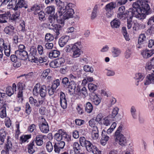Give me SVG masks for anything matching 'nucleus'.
I'll return each instance as SVG.
<instances>
[{"mask_svg": "<svg viewBox=\"0 0 154 154\" xmlns=\"http://www.w3.org/2000/svg\"><path fill=\"white\" fill-rule=\"evenodd\" d=\"M62 141L69 142L71 141V136L67 134L66 132L64 131L63 135Z\"/></svg>", "mask_w": 154, "mask_h": 154, "instance_id": "4c0bfd02", "label": "nucleus"}, {"mask_svg": "<svg viewBox=\"0 0 154 154\" xmlns=\"http://www.w3.org/2000/svg\"><path fill=\"white\" fill-rule=\"evenodd\" d=\"M42 122L39 124V127L41 131L44 133H47L49 131L48 124L45 119L42 118Z\"/></svg>", "mask_w": 154, "mask_h": 154, "instance_id": "9d476101", "label": "nucleus"}, {"mask_svg": "<svg viewBox=\"0 0 154 154\" xmlns=\"http://www.w3.org/2000/svg\"><path fill=\"white\" fill-rule=\"evenodd\" d=\"M60 103L61 106L63 109H66L67 106L66 99L60 100Z\"/></svg>", "mask_w": 154, "mask_h": 154, "instance_id": "338daca9", "label": "nucleus"}, {"mask_svg": "<svg viewBox=\"0 0 154 154\" xmlns=\"http://www.w3.org/2000/svg\"><path fill=\"white\" fill-rule=\"evenodd\" d=\"M47 88L45 85H41L40 83H37L35 86L33 93L34 95L37 96L38 94L41 97H45L47 93Z\"/></svg>", "mask_w": 154, "mask_h": 154, "instance_id": "7ed1b4c3", "label": "nucleus"}, {"mask_svg": "<svg viewBox=\"0 0 154 154\" xmlns=\"http://www.w3.org/2000/svg\"><path fill=\"white\" fill-rule=\"evenodd\" d=\"M111 26L113 28H118L120 25V22L118 19H115L110 23Z\"/></svg>", "mask_w": 154, "mask_h": 154, "instance_id": "f704fd0d", "label": "nucleus"}, {"mask_svg": "<svg viewBox=\"0 0 154 154\" xmlns=\"http://www.w3.org/2000/svg\"><path fill=\"white\" fill-rule=\"evenodd\" d=\"M46 101L45 97H41L38 99V103L36 104V106L38 107L40 105H43L45 103Z\"/></svg>", "mask_w": 154, "mask_h": 154, "instance_id": "49530a36", "label": "nucleus"}, {"mask_svg": "<svg viewBox=\"0 0 154 154\" xmlns=\"http://www.w3.org/2000/svg\"><path fill=\"white\" fill-rule=\"evenodd\" d=\"M53 141L52 142L49 141L46 143V148L49 152H51L53 149Z\"/></svg>", "mask_w": 154, "mask_h": 154, "instance_id": "a18cd8bd", "label": "nucleus"}, {"mask_svg": "<svg viewBox=\"0 0 154 154\" xmlns=\"http://www.w3.org/2000/svg\"><path fill=\"white\" fill-rule=\"evenodd\" d=\"M97 88V86L93 83H90L88 85V88L90 91H94L96 90Z\"/></svg>", "mask_w": 154, "mask_h": 154, "instance_id": "4d7b16f0", "label": "nucleus"}, {"mask_svg": "<svg viewBox=\"0 0 154 154\" xmlns=\"http://www.w3.org/2000/svg\"><path fill=\"white\" fill-rule=\"evenodd\" d=\"M133 8L129 9V11H126L125 13L119 12L117 14V17L122 20L127 17V15L131 13L132 16L134 17L139 20L144 19L146 15L150 13V7L146 0H138L133 3Z\"/></svg>", "mask_w": 154, "mask_h": 154, "instance_id": "f257e3e1", "label": "nucleus"}, {"mask_svg": "<svg viewBox=\"0 0 154 154\" xmlns=\"http://www.w3.org/2000/svg\"><path fill=\"white\" fill-rule=\"evenodd\" d=\"M14 27L11 25L6 27L4 29V31L5 33L9 36H13L16 32L14 31Z\"/></svg>", "mask_w": 154, "mask_h": 154, "instance_id": "f3484780", "label": "nucleus"}, {"mask_svg": "<svg viewBox=\"0 0 154 154\" xmlns=\"http://www.w3.org/2000/svg\"><path fill=\"white\" fill-rule=\"evenodd\" d=\"M73 149L70 150V154H79L84 152L82 146L79 144L78 142H75L73 143L72 146Z\"/></svg>", "mask_w": 154, "mask_h": 154, "instance_id": "0eeeda50", "label": "nucleus"}, {"mask_svg": "<svg viewBox=\"0 0 154 154\" xmlns=\"http://www.w3.org/2000/svg\"><path fill=\"white\" fill-rule=\"evenodd\" d=\"M11 16L10 11L5 12V14H0V23H5L7 22V20Z\"/></svg>", "mask_w": 154, "mask_h": 154, "instance_id": "6ab92c4d", "label": "nucleus"}, {"mask_svg": "<svg viewBox=\"0 0 154 154\" xmlns=\"http://www.w3.org/2000/svg\"><path fill=\"white\" fill-rule=\"evenodd\" d=\"M64 62L65 60L63 58H59L51 62L50 66L54 68L59 67L63 66Z\"/></svg>", "mask_w": 154, "mask_h": 154, "instance_id": "f8f14e48", "label": "nucleus"}, {"mask_svg": "<svg viewBox=\"0 0 154 154\" xmlns=\"http://www.w3.org/2000/svg\"><path fill=\"white\" fill-rule=\"evenodd\" d=\"M63 130L62 129H60L54 135V139L56 140V141H61L62 140L63 135Z\"/></svg>", "mask_w": 154, "mask_h": 154, "instance_id": "bb28decb", "label": "nucleus"}, {"mask_svg": "<svg viewBox=\"0 0 154 154\" xmlns=\"http://www.w3.org/2000/svg\"><path fill=\"white\" fill-rule=\"evenodd\" d=\"M93 109V106L92 104L89 102L86 103L85 105V111L88 113H91Z\"/></svg>", "mask_w": 154, "mask_h": 154, "instance_id": "72a5a7b5", "label": "nucleus"}, {"mask_svg": "<svg viewBox=\"0 0 154 154\" xmlns=\"http://www.w3.org/2000/svg\"><path fill=\"white\" fill-rule=\"evenodd\" d=\"M17 0H11L9 2L8 6L10 8H12L14 6H15L17 3Z\"/></svg>", "mask_w": 154, "mask_h": 154, "instance_id": "69168bd1", "label": "nucleus"}, {"mask_svg": "<svg viewBox=\"0 0 154 154\" xmlns=\"http://www.w3.org/2000/svg\"><path fill=\"white\" fill-rule=\"evenodd\" d=\"M6 133L5 129L2 128L0 130V145H2L4 143L6 138Z\"/></svg>", "mask_w": 154, "mask_h": 154, "instance_id": "a878e982", "label": "nucleus"}, {"mask_svg": "<svg viewBox=\"0 0 154 154\" xmlns=\"http://www.w3.org/2000/svg\"><path fill=\"white\" fill-rule=\"evenodd\" d=\"M153 72L154 73L149 74L146 76V80L144 82L145 85L154 83V72Z\"/></svg>", "mask_w": 154, "mask_h": 154, "instance_id": "5701e85b", "label": "nucleus"}, {"mask_svg": "<svg viewBox=\"0 0 154 154\" xmlns=\"http://www.w3.org/2000/svg\"><path fill=\"white\" fill-rule=\"evenodd\" d=\"M66 11L63 16L62 19L64 20V21L66 19L73 17L74 13V11L72 9H69L68 10H66Z\"/></svg>", "mask_w": 154, "mask_h": 154, "instance_id": "aec40b11", "label": "nucleus"}, {"mask_svg": "<svg viewBox=\"0 0 154 154\" xmlns=\"http://www.w3.org/2000/svg\"><path fill=\"white\" fill-rule=\"evenodd\" d=\"M146 40V38L144 34H140L138 38V44L137 45V47L139 48H141V45L143 44V42Z\"/></svg>", "mask_w": 154, "mask_h": 154, "instance_id": "b1692460", "label": "nucleus"}, {"mask_svg": "<svg viewBox=\"0 0 154 154\" xmlns=\"http://www.w3.org/2000/svg\"><path fill=\"white\" fill-rule=\"evenodd\" d=\"M78 43H76L74 45H71V51L73 52L72 57L76 58L79 57L81 55V50L78 46Z\"/></svg>", "mask_w": 154, "mask_h": 154, "instance_id": "ddd939ff", "label": "nucleus"}, {"mask_svg": "<svg viewBox=\"0 0 154 154\" xmlns=\"http://www.w3.org/2000/svg\"><path fill=\"white\" fill-rule=\"evenodd\" d=\"M29 51L30 54L31 55V57H32V58L31 61L34 62H35V56L38 55L36 48H35L34 47H32L30 48Z\"/></svg>", "mask_w": 154, "mask_h": 154, "instance_id": "cd10ccee", "label": "nucleus"}, {"mask_svg": "<svg viewBox=\"0 0 154 154\" xmlns=\"http://www.w3.org/2000/svg\"><path fill=\"white\" fill-rule=\"evenodd\" d=\"M145 75L143 73H138L135 74L134 79L139 81H142L144 78Z\"/></svg>", "mask_w": 154, "mask_h": 154, "instance_id": "ea45409f", "label": "nucleus"}, {"mask_svg": "<svg viewBox=\"0 0 154 154\" xmlns=\"http://www.w3.org/2000/svg\"><path fill=\"white\" fill-rule=\"evenodd\" d=\"M79 141L82 146H85L89 141L87 140L84 137H81L79 138Z\"/></svg>", "mask_w": 154, "mask_h": 154, "instance_id": "58836bf2", "label": "nucleus"}, {"mask_svg": "<svg viewBox=\"0 0 154 154\" xmlns=\"http://www.w3.org/2000/svg\"><path fill=\"white\" fill-rule=\"evenodd\" d=\"M45 11L48 14H53L54 13V6H48L45 9Z\"/></svg>", "mask_w": 154, "mask_h": 154, "instance_id": "79ce46f5", "label": "nucleus"}, {"mask_svg": "<svg viewBox=\"0 0 154 154\" xmlns=\"http://www.w3.org/2000/svg\"><path fill=\"white\" fill-rule=\"evenodd\" d=\"M154 53V50H146L143 51L141 52V54L143 57L147 58L152 56Z\"/></svg>", "mask_w": 154, "mask_h": 154, "instance_id": "393cba45", "label": "nucleus"}, {"mask_svg": "<svg viewBox=\"0 0 154 154\" xmlns=\"http://www.w3.org/2000/svg\"><path fill=\"white\" fill-rule=\"evenodd\" d=\"M61 83L64 88L68 89L70 95L80 94L79 87H76V84L74 81H69L68 78L65 77L62 79Z\"/></svg>", "mask_w": 154, "mask_h": 154, "instance_id": "f03ea898", "label": "nucleus"}, {"mask_svg": "<svg viewBox=\"0 0 154 154\" xmlns=\"http://www.w3.org/2000/svg\"><path fill=\"white\" fill-rule=\"evenodd\" d=\"M44 136L42 135H37L35 137V142L38 146H41L43 144V140Z\"/></svg>", "mask_w": 154, "mask_h": 154, "instance_id": "c756f323", "label": "nucleus"}, {"mask_svg": "<svg viewBox=\"0 0 154 154\" xmlns=\"http://www.w3.org/2000/svg\"><path fill=\"white\" fill-rule=\"evenodd\" d=\"M109 117H107L103 119L101 123L106 126H108L110 125V121L109 119Z\"/></svg>", "mask_w": 154, "mask_h": 154, "instance_id": "5fc2aeb1", "label": "nucleus"}, {"mask_svg": "<svg viewBox=\"0 0 154 154\" xmlns=\"http://www.w3.org/2000/svg\"><path fill=\"white\" fill-rule=\"evenodd\" d=\"M47 88L49 95L51 96L53 95L56 89H54L52 87H51L50 86H48Z\"/></svg>", "mask_w": 154, "mask_h": 154, "instance_id": "052dcab7", "label": "nucleus"}, {"mask_svg": "<svg viewBox=\"0 0 154 154\" xmlns=\"http://www.w3.org/2000/svg\"><path fill=\"white\" fill-rule=\"evenodd\" d=\"M31 135H27L21 136L20 137V139L22 142H26L27 140L31 138Z\"/></svg>", "mask_w": 154, "mask_h": 154, "instance_id": "6e6d98bb", "label": "nucleus"}, {"mask_svg": "<svg viewBox=\"0 0 154 154\" xmlns=\"http://www.w3.org/2000/svg\"><path fill=\"white\" fill-rule=\"evenodd\" d=\"M66 10H68L69 9H72V8L74 6V5L71 3H68L67 2H63Z\"/></svg>", "mask_w": 154, "mask_h": 154, "instance_id": "864d4df0", "label": "nucleus"}, {"mask_svg": "<svg viewBox=\"0 0 154 154\" xmlns=\"http://www.w3.org/2000/svg\"><path fill=\"white\" fill-rule=\"evenodd\" d=\"M65 6H61L60 8V10L59 11V14L60 16V17L58 18H61L62 19L63 18V16L62 14H64L65 12L66 11V9Z\"/></svg>", "mask_w": 154, "mask_h": 154, "instance_id": "09e8293b", "label": "nucleus"}, {"mask_svg": "<svg viewBox=\"0 0 154 154\" xmlns=\"http://www.w3.org/2000/svg\"><path fill=\"white\" fill-rule=\"evenodd\" d=\"M122 33L123 35V36L127 41H129L130 39V38L129 35L128 34L126 30V29L125 27H123L122 29Z\"/></svg>", "mask_w": 154, "mask_h": 154, "instance_id": "a19ab883", "label": "nucleus"}, {"mask_svg": "<svg viewBox=\"0 0 154 154\" xmlns=\"http://www.w3.org/2000/svg\"><path fill=\"white\" fill-rule=\"evenodd\" d=\"M57 21L60 24H55L54 29H54V31L56 33V37L60 35L59 31L62 29L64 24V21L63 19L58 18V19H57Z\"/></svg>", "mask_w": 154, "mask_h": 154, "instance_id": "9b49d317", "label": "nucleus"}, {"mask_svg": "<svg viewBox=\"0 0 154 154\" xmlns=\"http://www.w3.org/2000/svg\"><path fill=\"white\" fill-rule=\"evenodd\" d=\"M87 151L94 154H101V152L97 147L93 144L90 141L85 146Z\"/></svg>", "mask_w": 154, "mask_h": 154, "instance_id": "39448f33", "label": "nucleus"}, {"mask_svg": "<svg viewBox=\"0 0 154 154\" xmlns=\"http://www.w3.org/2000/svg\"><path fill=\"white\" fill-rule=\"evenodd\" d=\"M0 45L4 50V54L5 55L9 57L10 54L11 46L10 44L8 42H5L3 39H0Z\"/></svg>", "mask_w": 154, "mask_h": 154, "instance_id": "6e6552de", "label": "nucleus"}, {"mask_svg": "<svg viewBox=\"0 0 154 154\" xmlns=\"http://www.w3.org/2000/svg\"><path fill=\"white\" fill-rule=\"evenodd\" d=\"M60 54V52L57 50H53L51 51L49 54V57L51 58L58 57Z\"/></svg>", "mask_w": 154, "mask_h": 154, "instance_id": "7c9ffc66", "label": "nucleus"}, {"mask_svg": "<svg viewBox=\"0 0 154 154\" xmlns=\"http://www.w3.org/2000/svg\"><path fill=\"white\" fill-rule=\"evenodd\" d=\"M136 112V107L134 106H132L130 109V112L132 117L134 119H136L137 118Z\"/></svg>", "mask_w": 154, "mask_h": 154, "instance_id": "37998d69", "label": "nucleus"}, {"mask_svg": "<svg viewBox=\"0 0 154 154\" xmlns=\"http://www.w3.org/2000/svg\"><path fill=\"white\" fill-rule=\"evenodd\" d=\"M17 86L15 83H14L12 85V87L11 86L8 87L6 89V94L9 96H11L16 91Z\"/></svg>", "mask_w": 154, "mask_h": 154, "instance_id": "a211bd4d", "label": "nucleus"}, {"mask_svg": "<svg viewBox=\"0 0 154 154\" xmlns=\"http://www.w3.org/2000/svg\"><path fill=\"white\" fill-rule=\"evenodd\" d=\"M60 81L59 79H57L54 81L51 86L54 89H56L60 85Z\"/></svg>", "mask_w": 154, "mask_h": 154, "instance_id": "13d9d810", "label": "nucleus"}, {"mask_svg": "<svg viewBox=\"0 0 154 154\" xmlns=\"http://www.w3.org/2000/svg\"><path fill=\"white\" fill-rule=\"evenodd\" d=\"M28 5L27 2L25 0H18L16 5L14 8L15 11L17 10L19 8H27Z\"/></svg>", "mask_w": 154, "mask_h": 154, "instance_id": "2eb2a0df", "label": "nucleus"}, {"mask_svg": "<svg viewBox=\"0 0 154 154\" xmlns=\"http://www.w3.org/2000/svg\"><path fill=\"white\" fill-rule=\"evenodd\" d=\"M69 37L68 35L62 36L59 39V44L60 47H63L68 42Z\"/></svg>", "mask_w": 154, "mask_h": 154, "instance_id": "4be33fe9", "label": "nucleus"}, {"mask_svg": "<svg viewBox=\"0 0 154 154\" xmlns=\"http://www.w3.org/2000/svg\"><path fill=\"white\" fill-rule=\"evenodd\" d=\"M40 7L37 5H34L31 8V9L32 11H35L34 14L36 15L38 14V11L40 10Z\"/></svg>", "mask_w": 154, "mask_h": 154, "instance_id": "de8ad7c7", "label": "nucleus"}, {"mask_svg": "<svg viewBox=\"0 0 154 154\" xmlns=\"http://www.w3.org/2000/svg\"><path fill=\"white\" fill-rule=\"evenodd\" d=\"M91 137L94 140L97 139L99 137L98 130L97 128H92L91 132Z\"/></svg>", "mask_w": 154, "mask_h": 154, "instance_id": "2f4dec72", "label": "nucleus"}, {"mask_svg": "<svg viewBox=\"0 0 154 154\" xmlns=\"http://www.w3.org/2000/svg\"><path fill=\"white\" fill-rule=\"evenodd\" d=\"M58 18H57L56 17V15L52 16H49L48 17V22L49 23H51V25L54 23L56 20L58 19Z\"/></svg>", "mask_w": 154, "mask_h": 154, "instance_id": "3c124183", "label": "nucleus"}, {"mask_svg": "<svg viewBox=\"0 0 154 154\" xmlns=\"http://www.w3.org/2000/svg\"><path fill=\"white\" fill-rule=\"evenodd\" d=\"M53 143L55 152L59 153L61 149H63L65 146V143L63 141H53Z\"/></svg>", "mask_w": 154, "mask_h": 154, "instance_id": "1a4fd4ad", "label": "nucleus"}, {"mask_svg": "<svg viewBox=\"0 0 154 154\" xmlns=\"http://www.w3.org/2000/svg\"><path fill=\"white\" fill-rule=\"evenodd\" d=\"M11 137L8 136L7 137V142L5 146V151L7 152H8L10 151H11L12 149V144L11 140Z\"/></svg>", "mask_w": 154, "mask_h": 154, "instance_id": "412c9836", "label": "nucleus"}, {"mask_svg": "<svg viewBox=\"0 0 154 154\" xmlns=\"http://www.w3.org/2000/svg\"><path fill=\"white\" fill-rule=\"evenodd\" d=\"M119 111V109L117 107H116L113 108L112 113V118H114L115 117L116 115L118 114Z\"/></svg>", "mask_w": 154, "mask_h": 154, "instance_id": "e2e57ef3", "label": "nucleus"}, {"mask_svg": "<svg viewBox=\"0 0 154 154\" xmlns=\"http://www.w3.org/2000/svg\"><path fill=\"white\" fill-rule=\"evenodd\" d=\"M79 89H80V94H77L78 95H83L85 97L87 95V90L85 87H83L81 90L79 88Z\"/></svg>", "mask_w": 154, "mask_h": 154, "instance_id": "603ef678", "label": "nucleus"}, {"mask_svg": "<svg viewBox=\"0 0 154 154\" xmlns=\"http://www.w3.org/2000/svg\"><path fill=\"white\" fill-rule=\"evenodd\" d=\"M84 70L86 72H93L94 71L93 68L88 65H85L83 67Z\"/></svg>", "mask_w": 154, "mask_h": 154, "instance_id": "bf43d9fd", "label": "nucleus"}, {"mask_svg": "<svg viewBox=\"0 0 154 154\" xmlns=\"http://www.w3.org/2000/svg\"><path fill=\"white\" fill-rule=\"evenodd\" d=\"M15 54L18 58L21 60H25L28 57V53L26 51H16L15 52Z\"/></svg>", "mask_w": 154, "mask_h": 154, "instance_id": "dca6fc26", "label": "nucleus"}, {"mask_svg": "<svg viewBox=\"0 0 154 154\" xmlns=\"http://www.w3.org/2000/svg\"><path fill=\"white\" fill-rule=\"evenodd\" d=\"M112 55L114 57H118L121 53V50L118 48L113 47L112 48Z\"/></svg>", "mask_w": 154, "mask_h": 154, "instance_id": "c85d7f7f", "label": "nucleus"}, {"mask_svg": "<svg viewBox=\"0 0 154 154\" xmlns=\"http://www.w3.org/2000/svg\"><path fill=\"white\" fill-rule=\"evenodd\" d=\"M88 123L89 126L92 128H94L95 127L97 128V125L98 123L95 119H91L89 121Z\"/></svg>", "mask_w": 154, "mask_h": 154, "instance_id": "c03bdc74", "label": "nucleus"}, {"mask_svg": "<svg viewBox=\"0 0 154 154\" xmlns=\"http://www.w3.org/2000/svg\"><path fill=\"white\" fill-rule=\"evenodd\" d=\"M109 137L106 135L104 134L102 132V137L100 140V142L103 145H105L106 142L108 140Z\"/></svg>", "mask_w": 154, "mask_h": 154, "instance_id": "c9c22d12", "label": "nucleus"}, {"mask_svg": "<svg viewBox=\"0 0 154 154\" xmlns=\"http://www.w3.org/2000/svg\"><path fill=\"white\" fill-rule=\"evenodd\" d=\"M116 3L114 2H111L105 6V9L107 17H110L113 15L114 12L113 10L116 8Z\"/></svg>", "mask_w": 154, "mask_h": 154, "instance_id": "20e7f679", "label": "nucleus"}, {"mask_svg": "<svg viewBox=\"0 0 154 154\" xmlns=\"http://www.w3.org/2000/svg\"><path fill=\"white\" fill-rule=\"evenodd\" d=\"M37 50L38 54L40 55H42L44 52V48L42 46L40 45H39L37 46Z\"/></svg>", "mask_w": 154, "mask_h": 154, "instance_id": "680f3d73", "label": "nucleus"}, {"mask_svg": "<svg viewBox=\"0 0 154 154\" xmlns=\"http://www.w3.org/2000/svg\"><path fill=\"white\" fill-rule=\"evenodd\" d=\"M87 151L94 154H101V152L97 147L93 144L90 141L85 146Z\"/></svg>", "mask_w": 154, "mask_h": 154, "instance_id": "423d86ee", "label": "nucleus"}, {"mask_svg": "<svg viewBox=\"0 0 154 154\" xmlns=\"http://www.w3.org/2000/svg\"><path fill=\"white\" fill-rule=\"evenodd\" d=\"M115 140L122 146H125L126 144V140L123 134L115 136Z\"/></svg>", "mask_w": 154, "mask_h": 154, "instance_id": "4468645a", "label": "nucleus"}, {"mask_svg": "<svg viewBox=\"0 0 154 154\" xmlns=\"http://www.w3.org/2000/svg\"><path fill=\"white\" fill-rule=\"evenodd\" d=\"M93 102L95 105H98L100 103L101 100L100 98L97 95H96L94 97Z\"/></svg>", "mask_w": 154, "mask_h": 154, "instance_id": "774afa93", "label": "nucleus"}, {"mask_svg": "<svg viewBox=\"0 0 154 154\" xmlns=\"http://www.w3.org/2000/svg\"><path fill=\"white\" fill-rule=\"evenodd\" d=\"M45 40L47 42H51L54 39L53 36L50 33H47L45 35Z\"/></svg>", "mask_w": 154, "mask_h": 154, "instance_id": "8fccbe9b", "label": "nucleus"}, {"mask_svg": "<svg viewBox=\"0 0 154 154\" xmlns=\"http://www.w3.org/2000/svg\"><path fill=\"white\" fill-rule=\"evenodd\" d=\"M7 104H4L1 109V111H0V116L2 118H4L6 116V106Z\"/></svg>", "mask_w": 154, "mask_h": 154, "instance_id": "e433bc0d", "label": "nucleus"}, {"mask_svg": "<svg viewBox=\"0 0 154 154\" xmlns=\"http://www.w3.org/2000/svg\"><path fill=\"white\" fill-rule=\"evenodd\" d=\"M97 8L98 7L97 5H95L94 8L91 16V19H94L96 17Z\"/></svg>", "mask_w": 154, "mask_h": 154, "instance_id": "0e129e2a", "label": "nucleus"}, {"mask_svg": "<svg viewBox=\"0 0 154 154\" xmlns=\"http://www.w3.org/2000/svg\"><path fill=\"white\" fill-rule=\"evenodd\" d=\"M34 145V140L31 141L27 145L28 152L30 154H32L35 151L33 147Z\"/></svg>", "mask_w": 154, "mask_h": 154, "instance_id": "473e14b6", "label": "nucleus"}]
</instances>
